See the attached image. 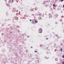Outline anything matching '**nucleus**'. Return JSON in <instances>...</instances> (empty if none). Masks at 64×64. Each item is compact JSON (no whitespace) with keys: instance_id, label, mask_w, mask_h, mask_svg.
<instances>
[{"instance_id":"obj_12","label":"nucleus","mask_w":64,"mask_h":64,"mask_svg":"<svg viewBox=\"0 0 64 64\" xmlns=\"http://www.w3.org/2000/svg\"><path fill=\"white\" fill-rule=\"evenodd\" d=\"M45 58H46V59H48V58H46V57H45Z\"/></svg>"},{"instance_id":"obj_13","label":"nucleus","mask_w":64,"mask_h":64,"mask_svg":"<svg viewBox=\"0 0 64 64\" xmlns=\"http://www.w3.org/2000/svg\"><path fill=\"white\" fill-rule=\"evenodd\" d=\"M62 1H64V0H61Z\"/></svg>"},{"instance_id":"obj_2","label":"nucleus","mask_w":64,"mask_h":64,"mask_svg":"<svg viewBox=\"0 0 64 64\" xmlns=\"http://www.w3.org/2000/svg\"><path fill=\"white\" fill-rule=\"evenodd\" d=\"M34 22H35L34 21V20H32V24H34Z\"/></svg>"},{"instance_id":"obj_17","label":"nucleus","mask_w":64,"mask_h":64,"mask_svg":"<svg viewBox=\"0 0 64 64\" xmlns=\"http://www.w3.org/2000/svg\"><path fill=\"white\" fill-rule=\"evenodd\" d=\"M31 48H32V47H31Z\"/></svg>"},{"instance_id":"obj_10","label":"nucleus","mask_w":64,"mask_h":64,"mask_svg":"<svg viewBox=\"0 0 64 64\" xmlns=\"http://www.w3.org/2000/svg\"><path fill=\"white\" fill-rule=\"evenodd\" d=\"M12 2H13V0H12Z\"/></svg>"},{"instance_id":"obj_7","label":"nucleus","mask_w":64,"mask_h":64,"mask_svg":"<svg viewBox=\"0 0 64 64\" xmlns=\"http://www.w3.org/2000/svg\"><path fill=\"white\" fill-rule=\"evenodd\" d=\"M62 64H64V62H62Z\"/></svg>"},{"instance_id":"obj_14","label":"nucleus","mask_w":64,"mask_h":64,"mask_svg":"<svg viewBox=\"0 0 64 64\" xmlns=\"http://www.w3.org/2000/svg\"><path fill=\"white\" fill-rule=\"evenodd\" d=\"M63 7H64V5H63Z\"/></svg>"},{"instance_id":"obj_6","label":"nucleus","mask_w":64,"mask_h":64,"mask_svg":"<svg viewBox=\"0 0 64 64\" xmlns=\"http://www.w3.org/2000/svg\"><path fill=\"white\" fill-rule=\"evenodd\" d=\"M60 51H62V48H60Z\"/></svg>"},{"instance_id":"obj_16","label":"nucleus","mask_w":64,"mask_h":64,"mask_svg":"<svg viewBox=\"0 0 64 64\" xmlns=\"http://www.w3.org/2000/svg\"><path fill=\"white\" fill-rule=\"evenodd\" d=\"M17 12H18V10H17Z\"/></svg>"},{"instance_id":"obj_15","label":"nucleus","mask_w":64,"mask_h":64,"mask_svg":"<svg viewBox=\"0 0 64 64\" xmlns=\"http://www.w3.org/2000/svg\"><path fill=\"white\" fill-rule=\"evenodd\" d=\"M46 39H48V38H47Z\"/></svg>"},{"instance_id":"obj_11","label":"nucleus","mask_w":64,"mask_h":64,"mask_svg":"<svg viewBox=\"0 0 64 64\" xmlns=\"http://www.w3.org/2000/svg\"><path fill=\"white\" fill-rule=\"evenodd\" d=\"M32 21V20H31V19L30 20V21Z\"/></svg>"},{"instance_id":"obj_19","label":"nucleus","mask_w":64,"mask_h":64,"mask_svg":"<svg viewBox=\"0 0 64 64\" xmlns=\"http://www.w3.org/2000/svg\"><path fill=\"white\" fill-rule=\"evenodd\" d=\"M47 53H48V52H47Z\"/></svg>"},{"instance_id":"obj_4","label":"nucleus","mask_w":64,"mask_h":64,"mask_svg":"<svg viewBox=\"0 0 64 64\" xmlns=\"http://www.w3.org/2000/svg\"><path fill=\"white\" fill-rule=\"evenodd\" d=\"M37 52V50H35L34 51V52H35V53H36V52Z\"/></svg>"},{"instance_id":"obj_3","label":"nucleus","mask_w":64,"mask_h":64,"mask_svg":"<svg viewBox=\"0 0 64 64\" xmlns=\"http://www.w3.org/2000/svg\"><path fill=\"white\" fill-rule=\"evenodd\" d=\"M35 22L36 23H37V22H38V21H37V20H36L35 21Z\"/></svg>"},{"instance_id":"obj_18","label":"nucleus","mask_w":64,"mask_h":64,"mask_svg":"<svg viewBox=\"0 0 64 64\" xmlns=\"http://www.w3.org/2000/svg\"><path fill=\"white\" fill-rule=\"evenodd\" d=\"M47 48H46V49H47Z\"/></svg>"},{"instance_id":"obj_8","label":"nucleus","mask_w":64,"mask_h":64,"mask_svg":"<svg viewBox=\"0 0 64 64\" xmlns=\"http://www.w3.org/2000/svg\"><path fill=\"white\" fill-rule=\"evenodd\" d=\"M62 57L63 58H64V55L62 56Z\"/></svg>"},{"instance_id":"obj_1","label":"nucleus","mask_w":64,"mask_h":64,"mask_svg":"<svg viewBox=\"0 0 64 64\" xmlns=\"http://www.w3.org/2000/svg\"><path fill=\"white\" fill-rule=\"evenodd\" d=\"M38 31L39 32V33H42V30L41 28H40L38 30Z\"/></svg>"},{"instance_id":"obj_9","label":"nucleus","mask_w":64,"mask_h":64,"mask_svg":"<svg viewBox=\"0 0 64 64\" xmlns=\"http://www.w3.org/2000/svg\"><path fill=\"white\" fill-rule=\"evenodd\" d=\"M40 46H42V44H40Z\"/></svg>"},{"instance_id":"obj_5","label":"nucleus","mask_w":64,"mask_h":64,"mask_svg":"<svg viewBox=\"0 0 64 64\" xmlns=\"http://www.w3.org/2000/svg\"><path fill=\"white\" fill-rule=\"evenodd\" d=\"M53 6H54V7H55V4H54L53 5Z\"/></svg>"}]
</instances>
